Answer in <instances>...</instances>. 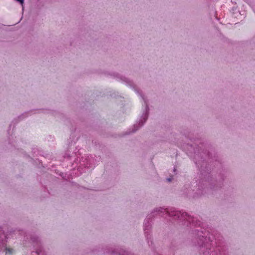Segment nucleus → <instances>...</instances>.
<instances>
[{"mask_svg": "<svg viewBox=\"0 0 255 255\" xmlns=\"http://www.w3.org/2000/svg\"><path fill=\"white\" fill-rule=\"evenodd\" d=\"M194 240L197 241V245L200 247V252L202 255H209L212 253V255H221L220 249L219 248L221 246V239L220 235L206 234L202 230L196 229L193 231ZM222 238V237H221Z\"/></svg>", "mask_w": 255, "mask_h": 255, "instance_id": "nucleus-1", "label": "nucleus"}, {"mask_svg": "<svg viewBox=\"0 0 255 255\" xmlns=\"http://www.w3.org/2000/svg\"><path fill=\"white\" fill-rule=\"evenodd\" d=\"M157 213L160 214L165 213L166 215L172 217L173 220H179L181 222H184L183 224L186 225L187 226H199L202 225L200 221L198 220L196 218L191 217L185 212L176 210L174 208L164 209L163 208H156L154 210L153 214Z\"/></svg>", "mask_w": 255, "mask_h": 255, "instance_id": "nucleus-2", "label": "nucleus"}, {"mask_svg": "<svg viewBox=\"0 0 255 255\" xmlns=\"http://www.w3.org/2000/svg\"><path fill=\"white\" fill-rule=\"evenodd\" d=\"M14 231H10L8 234H5L0 228V255H12L13 250L6 247V243L9 236H13Z\"/></svg>", "mask_w": 255, "mask_h": 255, "instance_id": "nucleus-3", "label": "nucleus"}, {"mask_svg": "<svg viewBox=\"0 0 255 255\" xmlns=\"http://www.w3.org/2000/svg\"><path fill=\"white\" fill-rule=\"evenodd\" d=\"M135 92L141 97L142 100L144 101V106L145 107V110L143 111L142 115L139 120V123L137 124H135L133 126V128L132 129L131 131H129L128 133H130L131 132H134L136 130H137L138 128L142 127L143 124L145 123L146 120L147 119L148 116V111L149 108L147 105V102L144 97L141 95V94L139 92V91L135 90Z\"/></svg>", "mask_w": 255, "mask_h": 255, "instance_id": "nucleus-4", "label": "nucleus"}, {"mask_svg": "<svg viewBox=\"0 0 255 255\" xmlns=\"http://www.w3.org/2000/svg\"><path fill=\"white\" fill-rule=\"evenodd\" d=\"M203 182V181L202 182H199V183H201V185H198V188L197 189L196 192L192 195L193 197L195 198L201 196V195L203 194L204 191L206 192V191L208 190V185H209V181L206 180L204 183Z\"/></svg>", "mask_w": 255, "mask_h": 255, "instance_id": "nucleus-5", "label": "nucleus"}, {"mask_svg": "<svg viewBox=\"0 0 255 255\" xmlns=\"http://www.w3.org/2000/svg\"><path fill=\"white\" fill-rule=\"evenodd\" d=\"M31 241L33 244V247L35 248V253L37 255H45L44 252L42 251L41 243L37 237L31 238Z\"/></svg>", "mask_w": 255, "mask_h": 255, "instance_id": "nucleus-6", "label": "nucleus"}, {"mask_svg": "<svg viewBox=\"0 0 255 255\" xmlns=\"http://www.w3.org/2000/svg\"><path fill=\"white\" fill-rule=\"evenodd\" d=\"M151 216L148 215L144 222L143 229L145 237L147 240L150 238V231L151 227ZM149 243V241H148Z\"/></svg>", "mask_w": 255, "mask_h": 255, "instance_id": "nucleus-7", "label": "nucleus"}, {"mask_svg": "<svg viewBox=\"0 0 255 255\" xmlns=\"http://www.w3.org/2000/svg\"><path fill=\"white\" fill-rule=\"evenodd\" d=\"M16 1L19 2L21 5H23L24 3V0H15Z\"/></svg>", "mask_w": 255, "mask_h": 255, "instance_id": "nucleus-8", "label": "nucleus"}, {"mask_svg": "<svg viewBox=\"0 0 255 255\" xmlns=\"http://www.w3.org/2000/svg\"><path fill=\"white\" fill-rule=\"evenodd\" d=\"M167 180L168 182H170L172 180V178H168L167 179Z\"/></svg>", "mask_w": 255, "mask_h": 255, "instance_id": "nucleus-9", "label": "nucleus"}, {"mask_svg": "<svg viewBox=\"0 0 255 255\" xmlns=\"http://www.w3.org/2000/svg\"><path fill=\"white\" fill-rule=\"evenodd\" d=\"M119 254H120V255H126V254H125V253H122H122H120Z\"/></svg>", "mask_w": 255, "mask_h": 255, "instance_id": "nucleus-10", "label": "nucleus"}, {"mask_svg": "<svg viewBox=\"0 0 255 255\" xmlns=\"http://www.w3.org/2000/svg\"><path fill=\"white\" fill-rule=\"evenodd\" d=\"M128 80L127 78H125V82H127V81H128Z\"/></svg>", "mask_w": 255, "mask_h": 255, "instance_id": "nucleus-11", "label": "nucleus"}, {"mask_svg": "<svg viewBox=\"0 0 255 255\" xmlns=\"http://www.w3.org/2000/svg\"><path fill=\"white\" fill-rule=\"evenodd\" d=\"M189 192H190V191H188V192L187 193V192H186V193H187V194H190V193H189Z\"/></svg>", "mask_w": 255, "mask_h": 255, "instance_id": "nucleus-12", "label": "nucleus"}]
</instances>
